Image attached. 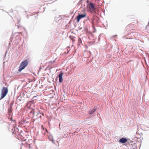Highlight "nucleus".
<instances>
[{"instance_id":"nucleus-1","label":"nucleus","mask_w":149,"mask_h":149,"mask_svg":"<svg viewBox=\"0 0 149 149\" xmlns=\"http://www.w3.org/2000/svg\"><path fill=\"white\" fill-rule=\"evenodd\" d=\"M81 14H79L76 18L78 22H79L80 20L82 18L85 17L87 15V13L85 10H83L81 11Z\"/></svg>"},{"instance_id":"nucleus-2","label":"nucleus","mask_w":149,"mask_h":149,"mask_svg":"<svg viewBox=\"0 0 149 149\" xmlns=\"http://www.w3.org/2000/svg\"><path fill=\"white\" fill-rule=\"evenodd\" d=\"M28 64V62L27 59L25 60L24 61L22 62L19 67L18 70V72H20L22 70L24 69Z\"/></svg>"},{"instance_id":"nucleus-3","label":"nucleus","mask_w":149,"mask_h":149,"mask_svg":"<svg viewBox=\"0 0 149 149\" xmlns=\"http://www.w3.org/2000/svg\"><path fill=\"white\" fill-rule=\"evenodd\" d=\"M8 89L7 87H3L1 90V96L0 100L3 98L7 95L8 92Z\"/></svg>"},{"instance_id":"nucleus-4","label":"nucleus","mask_w":149,"mask_h":149,"mask_svg":"<svg viewBox=\"0 0 149 149\" xmlns=\"http://www.w3.org/2000/svg\"><path fill=\"white\" fill-rule=\"evenodd\" d=\"M63 73L62 72H61L59 73V74L58 75V77L59 78V82L60 83H61L63 80Z\"/></svg>"},{"instance_id":"nucleus-5","label":"nucleus","mask_w":149,"mask_h":149,"mask_svg":"<svg viewBox=\"0 0 149 149\" xmlns=\"http://www.w3.org/2000/svg\"><path fill=\"white\" fill-rule=\"evenodd\" d=\"M127 141V139L125 138H122L120 139L119 140V142L122 143H125Z\"/></svg>"},{"instance_id":"nucleus-6","label":"nucleus","mask_w":149,"mask_h":149,"mask_svg":"<svg viewBox=\"0 0 149 149\" xmlns=\"http://www.w3.org/2000/svg\"><path fill=\"white\" fill-rule=\"evenodd\" d=\"M96 110V109L95 108H93L92 109H90L88 113L90 114H92Z\"/></svg>"},{"instance_id":"nucleus-7","label":"nucleus","mask_w":149,"mask_h":149,"mask_svg":"<svg viewBox=\"0 0 149 149\" xmlns=\"http://www.w3.org/2000/svg\"><path fill=\"white\" fill-rule=\"evenodd\" d=\"M89 8L91 10H94L95 9V7L93 3H91L90 4Z\"/></svg>"},{"instance_id":"nucleus-8","label":"nucleus","mask_w":149,"mask_h":149,"mask_svg":"<svg viewBox=\"0 0 149 149\" xmlns=\"http://www.w3.org/2000/svg\"><path fill=\"white\" fill-rule=\"evenodd\" d=\"M12 107L10 106V108L8 109V113L10 115L11 114V113L12 112Z\"/></svg>"},{"instance_id":"nucleus-9","label":"nucleus","mask_w":149,"mask_h":149,"mask_svg":"<svg viewBox=\"0 0 149 149\" xmlns=\"http://www.w3.org/2000/svg\"><path fill=\"white\" fill-rule=\"evenodd\" d=\"M31 102H29L27 104V106H28L29 105H30L31 104Z\"/></svg>"},{"instance_id":"nucleus-10","label":"nucleus","mask_w":149,"mask_h":149,"mask_svg":"<svg viewBox=\"0 0 149 149\" xmlns=\"http://www.w3.org/2000/svg\"><path fill=\"white\" fill-rule=\"evenodd\" d=\"M92 24H93V20L92 21Z\"/></svg>"},{"instance_id":"nucleus-11","label":"nucleus","mask_w":149,"mask_h":149,"mask_svg":"<svg viewBox=\"0 0 149 149\" xmlns=\"http://www.w3.org/2000/svg\"><path fill=\"white\" fill-rule=\"evenodd\" d=\"M79 41H80V40L81 41V39L80 38H79Z\"/></svg>"},{"instance_id":"nucleus-12","label":"nucleus","mask_w":149,"mask_h":149,"mask_svg":"<svg viewBox=\"0 0 149 149\" xmlns=\"http://www.w3.org/2000/svg\"><path fill=\"white\" fill-rule=\"evenodd\" d=\"M79 41H80V40L81 41V39L80 38H79Z\"/></svg>"}]
</instances>
